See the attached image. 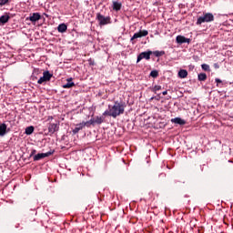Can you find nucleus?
<instances>
[{
	"instance_id": "nucleus-25",
	"label": "nucleus",
	"mask_w": 233,
	"mask_h": 233,
	"mask_svg": "<svg viewBox=\"0 0 233 233\" xmlns=\"http://www.w3.org/2000/svg\"><path fill=\"white\" fill-rule=\"evenodd\" d=\"M158 90H161V86H155L154 88H153V92H158Z\"/></svg>"
},
{
	"instance_id": "nucleus-31",
	"label": "nucleus",
	"mask_w": 233,
	"mask_h": 233,
	"mask_svg": "<svg viewBox=\"0 0 233 233\" xmlns=\"http://www.w3.org/2000/svg\"><path fill=\"white\" fill-rule=\"evenodd\" d=\"M89 65L94 66V62H92V60L89 59Z\"/></svg>"
},
{
	"instance_id": "nucleus-13",
	"label": "nucleus",
	"mask_w": 233,
	"mask_h": 233,
	"mask_svg": "<svg viewBox=\"0 0 233 233\" xmlns=\"http://www.w3.org/2000/svg\"><path fill=\"white\" fill-rule=\"evenodd\" d=\"M6 128H8V126H6L5 123H0V137H3L4 136H6Z\"/></svg>"
},
{
	"instance_id": "nucleus-5",
	"label": "nucleus",
	"mask_w": 233,
	"mask_h": 233,
	"mask_svg": "<svg viewBox=\"0 0 233 233\" xmlns=\"http://www.w3.org/2000/svg\"><path fill=\"white\" fill-rule=\"evenodd\" d=\"M52 74H50V71H45L43 73V76H41L37 83L38 85H43V83H46V81H50V79H52Z\"/></svg>"
},
{
	"instance_id": "nucleus-1",
	"label": "nucleus",
	"mask_w": 233,
	"mask_h": 233,
	"mask_svg": "<svg viewBox=\"0 0 233 233\" xmlns=\"http://www.w3.org/2000/svg\"><path fill=\"white\" fill-rule=\"evenodd\" d=\"M126 105L123 102L116 101L113 106H108V110H106L103 113V116H108L109 117H118V116H122L125 114Z\"/></svg>"
},
{
	"instance_id": "nucleus-3",
	"label": "nucleus",
	"mask_w": 233,
	"mask_h": 233,
	"mask_svg": "<svg viewBox=\"0 0 233 233\" xmlns=\"http://www.w3.org/2000/svg\"><path fill=\"white\" fill-rule=\"evenodd\" d=\"M96 19L100 25H106L112 23V18H110V16H105L99 13L96 15Z\"/></svg>"
},
{
	"instance_id": "nucleus-22",
	"label": "nucleus",
	"mask_w": 233,
	"mask_h": 233,
	"mask_svg": "<svg viewBox=\"0 0 233 233\" xmlns=\"http://www.w3.org/2000/svg\"><path fill=\"white\" fill-rule=\"evenodd\" d=\"M150 76L154 78L157 77L158 76V72L157 70H152L150 72Z\"/></svg>"
},
{
	"instance_id": "nucleus-27",
	"label": "nucleus",
	"mask_w": 233,
	"mask_h": 233,
	"mask_svg": "<svg viewBox=\"0 0 233 233\" xmlns=\"http://www.w3.org/2000/svg\"><path fill=\"white\" fill-rule=\"evenodd\" d=\"M215 81H216V83H218V85L219 83H222V81H221L219 78H216Z\"/></svg>"
},
{
	"instance_id": "nucleus-11",
	"label": "nucleus",
	"mask_w": 233,
	"mask_h": 233,
	"mask_svg": "<svg viewBox=\"0 0 233 233\" xmlns=\"http://www.w3.org/2000/svg\"><path fill=\"white\" fill-rule=\"evenodd\" d=\"M10 21V15L5 14L0 16V26H3V25H6Z\"/></svg>"
},
{
	"instance_id": "nucleus-4",
	"label": "nucleus",
	"mask_w": 233,
	"mask_h": 233,
	"mask_svg": "<svg viewBox=\"0 0 233 233\" xmlns=\"http://www.w3.org/2000/svg\"><path fill=\"white\" fill-rule=\"evenodd\" d=\"M39 20H41L40 13H31L29 16L25 18V21H31L33 25H35V23H37Z\"/></svg>"
},
{
	"instance_id": "nucleus-17",
	"label": "nucleus",
	"mask_w": 233,
	"mask_h": 233,
	"mask_svg": "<svg viewBox=\"0 0 233 233\" xmlns=\"http://www.w3.org/2000/svg\"><path fill=\"white\" fill-rule=\"evenodd\" d=\"M122 6H123L122 3H118V2L113 1V10L119 11V10H121Z\"/></svg>"
},
{
	"instance_id": "nucleus-34",
	"label": "nucleus",
	"mask_w": 233,
	"mask_h": 233,
	"mask_svg": "<svg viewBox=\"0 0 233 233\" xmlns=\"http://www.w3.org/2000/svg\"><path fill=\"white\" fill-rule=\"evenodd\" d=\"M215 66H216V67H218L217 64H215Z\"/></svg>"
},
{
	"instance_id": "nucleus-7",
	"label": "nucleus",
	"mask_w": 233,
	"mask_h": 233,
	"mask_svg": "<svg viewBox=\"0 0 233 233\" xmlns=\"http://www.w3.org/2000/svg\"><path fill=\"white\" fill-rule=\"evenodd\" d=\"M54 154V151H48L46 153H38L34 157V161H41V159H45V157H48Z\"/></svg>"
},
{
	"instance_id": "nucleus-14",
	"label": "nucleus",
	"mask_w": 233,
	"mask_h": 233,
	"mask_svg": "<svg viewBox=\"0 0 233 233\" xmlns=\"http://www.w3.org/2000/svg\"><path fill=\"white\" fill-rule=\"evenodd\" d=\"M86 125V123H80L76 126V127L73 129V134H77L79 130H83V127Z\"/></svg>"
},
{
	"instance_id": "nucleus-24",
	"label": "nucleus",
	"mask_w": 233,
	"mask_h": 233,
	"mask_svg": "<svg viewBox=\"0 0 233 233\" xmlns=\"http://www.w3.org/2000/svg\"><path fill=\"white\" fill-rule=\"evenodd\" d=\"M201 67H202V69L205 70V71H209V66L207 65V64H203V65L201 66Z\"/></svg>"
},
{
	"instance_id": "nucleus-21",
	"label": "nucleus",
	"mask_w": 233,
	"mask_h": 233,
	"mask_svg": "<svg viewBox=\"0 0 233 233\" xmlns=\"http://www.w3.org/2000/svg\"><path fill=\"white\" fill-rule=\"evenodd\" d=\"M207 75L205 74V73H200L199 75H198V80L199 81H205L206 79H207Z\"/></svg>"
},
{
	"instance_id": "nucleus-19",
	"label": "nucleus",
	"mask_w": 233,
	"mask_h": 233,
	"mask_svg": "<svg viewBox=\"0 0 233 233\" xmlns=\"http://www.w3.org/2000/svg\"><path fill=\"white\" fill-rule=\"evenodd\" d=\"M178 76H179L180 78H186V77L187 76V71L185 70V69L179 70V72H178Z\"/></svg>"
},
{
	"instance_id": "nucleus-8",
	"label": "nucleus",
	"mask_w": 233,
	"mask_h": 233,
	"mask_svg": "<svg viewBox=\"0 0 233 233\" xmlns=\"http://www.w3.org/2000/svg\"><path fill=\"white\" fill-rule=\"evenodd\" d=\"M59 130V123H50L48 126V132L50 135L56 134Z\"/></svg>"
},
{
	"instance_id": "nucleus-15",
	"label": "nucleus",
	"mask_w": 233,
	"mask_h": 233,
	"mask_svg": "<svg viewBox=\"0 0 233 233\" xmlns=\"http://www.w3.org/2000/svg\"><path fill=\"white\" fill-rule=\"evenodd\" d=\"M68 26L66 25V24H60L58 26H57V31L60 32V34H64V32H66Z\"/></svg>"
},
{
	"instance_id": "nucleus-16",
	"label": "nucleus",
	"mask_w": 233,
	"mask_h": 233,
	"mask_svg": "<svg viewBox=\"0 0 233 233\" xmlns=\"http://www.w3.org/2000/svg\"><path fill=\"white\" fill-rule=\"evenodd\" d=\"M171 121L172 123H176V125H186V121L180 117H175Z\"/></svg>"
},
{
	"instance_id": "nucleus-9",
	"label": "nucleus",
	"mask_w": 233,
	"mask_h": 233,
	"mask_svg": "<svg viewBox=\"0 0 233 233\" xmlns=\"http://www.w3.org/2000/svg\"><path fill=\"white\" fill-rule=\"evenodd\" d=\"M151 54H152L151 51L140 53V54L137 56V63L140 62L143 58H145V59H147V60H149Z\"/></svg>"
},
{
	"instance_id": "nucleus-33",
	"label": "nucleus",
	"mask_w": 233,
	"mask_h": 233,
	"mask_svg": "<svg viewBox=\"0 0 233 233\" xmlns=\"http://www.w3.org/2000/svg\"><path fill=\"white\" fill-rule=\"evenodd\" d=\"M33 154H35V150H33V151H32V156H33Z\"/></svg>"
},
{
	"instance_id": "nucleus-10",
	"label": "nucleus",
	"mask_w": 233,
	"mask_h": 233,
	"mask_svg": "<svg viewBox=\"0 0 233 233\" xmlns=\"http://www.w3.org/2000/svg\"><path fill=\"white\" fill-rule=\"evenodd\" d=\"M105 121V118L102 116H96V118H91L89 120V125H101Z\"/></svg>"
},
{
	"instance_id": "nucleus-26",
	"label": "nucleus",
	"mask_w": 233,
	"mask_h": 233,
	"mask_svg": "<svg viewBox=\"0 0 233 233\" xmlns=\"http://www.w3.org/2000/svg\"><path fill=\"white\" fill-rule=\"evenodd\" d=\"M8 3V0H0V6H5Z\"/></svg>"
},
{
	"instance_id": "nucleus-20",
	"label": "nucleus",
	"mask_w": 233,
	"mask_h": 233,
	"mask_svg": "<svg viewBox=\"0 0 233 233\" xmlns=\"http://www.w3.org/2000/svg\"><path fill=\"white\" fill-rule=\"evenodd\" d=\"M25 134L27 136H30L31 134H34V127L30 126L25 128Z\"/></svg>"
},
{
	"instance_id": "nucleus-6",
	"label": "nucleus",
	"mask_w": 233,
	"mask_h": 233,
	"mask_svg": "<svg viewBox=\"0 0 233 233\" xmlns=\"http://www.w3.org/2000/svg\"><path fill=\"white\" fill-rule=\"evenodd\" d=\"M147 35L148 32L147 30H140L138 33L134 34V35L130 39V42L134 45L136 43L135 39L147 36Z\"/></svg>"
},
{
	"instance_id": "nucleus-18",
	"label": "nucleus",
	"mask_w": 233,
	"mask_h": 233,
	"mask_svg": "<svg viewBox=\"0 0 233 233\" xmlns=\"http://www.w3.org/2000/svg\"><path fill=\"white\" fill-rule=\"evenodd\" d=\"M76 84L72 82V78L67 79V83L63 86V88H72Z\"/></svg>"
},
{
	"instance_id": "nucleus-12",
	"label": "nucleus",
	"mask_w": 233,
	"mask_h": 233,
	"mask_svg": "<svg viewBox=\"0 0 233 233\" xmlns=\"http://www.w3.org/2000/svg\"><path fill=\"white\" fill-rule=\"evenodd\" d=\"M176 41L178 44H184V43L189 44L190 43V39L189 38H186L183 35H177V38H176Z\"/></svg>"
},
{
	"instance_id": "nucleus-23",
	"label": "nucleus",
	"mask_w": 233,
	"mask_h": 233,
	"mask_svg": "<svg viewBox=\"0 0 233 233\" xmlns=\"http://www.w3.org/2000/svg\"><path fill=\"white\" fill-rule=\"evenodd\" d=\"M154 55L158 57V56H162L163 55H165V52L164 51H155Z\"/></svg>"
},
{
	"instance_id": "nucleus-28",
	"label": "nucleus",
	"mask_w": 233,
	"mask_h": 233,
	"mask_svg": "<svg viewBox=\"0 0 233 233\" xmlns=\"http://www.w3.org/2000/svg\"><path fill=\"white\" fill-rule=\"evenodd\" d=\"M96 111V107H91L92 116H94V112Z\"/></svg>"
},
{
	"instance_id": "nucleus-29",
	"label": "nucleus",
	"mask_w": 233,
	"mask_h": 233,
	"mask_svg": "<svg viewBox=\"0 0 233 233\" xmlns=\"http://www.w3.org/2000/svg\"><path fill=\"white\" fill-rule=\"evenodd\" d=\"M34 74H39V69H35Z\"/></svg>"
},
{
	"instance_id": "nucleus-2",
	"label": "nucleus",
	"mask_w": 233,
	"mask_h": 233,
	"mask_svg": "<svg viewBox=\"0 0 233 233\" xmlns=\"http://www.w3.org/2000/svg\"><path fill=\"white\" fill-rule=\"evenodd\" d=\"M214 21V15L211 13H207L204 16L198 18L197 25H201L202 23H209Z\"/></svg>"
},
{
	"instance_id": "nucleus-32",
	"label": "nucleus",
	"mask_w": 233,
	"mask_h": 233,
	"mask_svg": "<svg viewBox=\"0 0 233 233\" xmlns=\"http://www.w3.org/2000/svg\"><path fill=\"white\" fill-rule=\"evenodd\" d=\"M162 94H163V96H167V91H164Z\"/></svg>"
},
{
	"instance_id": "nucleus-30",
	"label": "nucleus",
	"mask_w": 233,
	"mask_h": 233,
	"mask_svg": "<svg viewBox=\"0 0 233 233\" xmlns=\"http://www.w3.org/2000/svg\"><path fill=\"white\" fill-rule=\"evenodd\" d=\"M52 119H54V116H48L47 117V121H51Z\"/></svg>"
}]
</instances>
